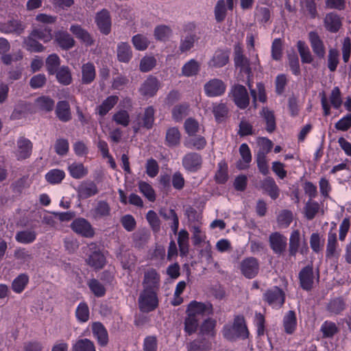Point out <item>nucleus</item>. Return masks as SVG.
<instances>
[{
	"mask_svg": "<svg viewBox=\"0 0 351 351\" xmlns=\"http://www.w3.org/2000/svg\"><path fill=\"white\" fill-rule=\"evenodd\" d=\"M223 337L228 341L235 342L239 339L245 340L250 332L245 317L242 315H235L232 323L223 325L221 329Z\"/></svg>",
	"mask_w": 351,
	"mask_h": 351,
	"instance_id": "1",
	"label": "nucleus"
},
{
	"mask_svg": "<svg viewBox=\"0 0 351 351\" xmlns=\"http://www.w3.org/2000/svg\"><path fill=\"white\" fill-rule=\"evenodd\" d=\"M158 291L143 290L138 299V308L141 312L148 313L158 306Z\"/></svg>",
	"mask_w": 351,
	"mask_h": 351,
	"instance_id": "2",
	"label": "nucleus"
},
{
	"mask_svg": "<svg viewBox=\"0 0 351 351\" xmlns=\"http://www.w3.org/2000/svg\"><path fill=\"white\" fill-rule=\"evenodd\" d=\"M229 96L234 104L241 110L246 109L250 104V97L246 88L241 84H234L232 86Z\"/></svg>",
	"mask_w": 351,
	"mask_h": 351,
	"instance_id": "3",
	"label": "nucleus"
},
{
	"mask_svg": "<svg viewBox=\"0 0 351 351\" xmlns=\"http://www.w3.org/2000/svg\"><path fill=\"white\" fill-rule=\"evenodd\" d=\"M203 159L200 154L191 152L184 155L182 165L184 170L191 173L198 172L202 167Z\"/></svg>",
	"mask_w": 351,
	"mask_h": 351,
	"instance_id": "4",
	"label": "nucleus"
},
{
	"mask_svg": "<svg viewBox=\"0 0 351 351\" xmlns=\"http://www.w3.org/2000/svg\"><path fill=\"white\" fill-rule=\"evenodd\" d=\"M263 299L269 306L280 308L285 301V293L279 287L274 286L263 293Z\"/></svg>",
	"mask_w": 351,
	"mask_h": 351,
	"instance_id": "5",
	"label": "nucleus"
},
{
	"mask_svg": "<svg viewBox=\"0 0 351 351\" xmlns=\"http://www.w3.org/2000/svg\"><path fill=\"white\" fill-rule=\"evenodd\" d=\"M314 271L312 263L302 267L298 273V280L300 288L306 291H311L314 285Z\"/></svg>",
	"mask_w": 351,
	"mask_h": 351,
	"instance_id": "6",
	"label": "nucleus"
},
{
	"mask_svg": "<svg viewBox=\"0 0 351 351\" xmlns=\"http://www.w3.org/2000/svg\"><path fill=\"white\" fill-rule=\"evenodd\" d=\"M70 227L74 232L85 238H93L95 234L90 223L82 217L75 219Z\"/></svg>",
	"mask_w": 351,
	"mask_h": 351,
	"instance_id": "7",
	"label": "nucleus"
},
{
	"mask_svg": "<svg viewBox=\"0 0 351 351\" xmlns=\"http://www.w3.org/2000/svg\"><path fill=\"white\" fill-rule=\"evenodd\" d=\"M225 82L218 78H213L208 80L204 85L205 95L208 97H217L223 95L226 90Z\"/></svg>",
	"mask_w": 351,
	"mask_h": 351,
	"instance_id": "8",
	"label": "nucleus"
},
{
	"mask_svg": "<svg viewBox=\"0 0 351 351\" xmlns=\"http://www.w3.org/2000/svg\"><path fill=\"white\" fill-rule=\"evenodd\" d=\"M95 22L100 33L107 36L111 32L112 19L110 12L107 9H102L96 13Z\"/></svg>",
	"mask_w": 351,
	"mask_h": 351,
	"instance_id": "9",
	"label": "nucleus"
},
{
	"mask_svg": "<svg viewBox=\"0 0 351 351\" xmlns=\"http://www.w3.org/2000/svg\"><path fill=\"white\" fill-rule=\"evenodd\" d=\"M160 85V82L156 76L149 75L141 85L139 93L144 97H152L156 95Z\"/></svg>",
	"mask_w": 351,
	"mask_h": 351,
	"instance_id": "10",
	"label": "nucleus"
},
{
	"mask_svg": "<svg viewBox=\"0 0 351 351\" xmlns=\"http://www.w3.org/2000/svg\"><path fill=\"white\" fill-rule=\"evenodd\" d=\"M205 313L208 315H212L213 313V305L210 302L204 303L192 300L188 304L186 310V314L193 317H197V315H204Z\"/></svg>",
	"mask_w": 351,
	"mask_h": 351,
	"instance_id": "11",
	"label": "nucleus"
},
{
	"mask_svg": "<svg viewBox=\"0 0 351 351\" xmlns=\"http://www.w3.org/2000/svg\"><path fill=\"white\" fill-rule=\"evenodd\" d=\"M160 276L154 268H149L144 273L143 280V290L158 291Z\"/></svg>",
	"mask_w": 351,
	"mask_h": 351,
	"instance_id": "12",
	"label": "nucleus"
},
{
	"mask_svg": "<svg viewBox=\"0 0 351 351\" xmlns=\"http://www.w3.org/2000/svg\"><path fill=\"white\" fill-rule=\"evenodd\" d=\"M308 39L314 54L319 59L326 55V47L323 40L316 31H311L308 34Z\"/></svg>",
	"mask_w": 351,
	"mask_h": 351,
	"instance_id": "13",
	"label": "nucleus"
},
{
	"mask_svg": "<svg viewBox=\"0 0 351 351\" xmlns=\"http://www.w3.org/2000/svg\"><path fill=\"white\" fill-rule=\"evenodd\" d=\"M242 274L248 279L254 278L258 273L259 263L254 257L244 258L240 265Z\"/></svg>",
	"mask_w": 351,
	"mask_h": 351,
	"instance_id": "14",
	"label": "nucleus"
},
{
	"mask_svg": "<svg viewBox=\"0 0 351 351\" xmlns=\"http://www.w3.org/2000/svg\"><path fill=\"white\" fill-rule=\"evenodd\" d=\"M80 199H86L96 195L99 193L96 183L90 180L82 182L76 189Z\"/></svg>",
	"mask_w": 351,
	"mask_h": 351,
	"instance_id": "15",
	"label": "nucleus"
},
{
	"mask_svg": "<svg viewBox=\"0 0 351 351\" xmlns=\"http://www.w3.org/2000/svg\"><path fill=\"white\" fill-rule=\"evenodd\" d=\"M269 242L271 249L277 255H281L286 250L287 237L278 232H273L269 235Z\"/></svg>",
	"mask_w": 351,
	"mask_h": 351,
	"instance_id": "16",
	"label": "nucleus"
},
{
	"mask_svg": "<svg viewBox=\"0 0 351 351\" xmlns=\"http://www.w3.org/2000/svg\"><path fill=\"white\" fill-rule=\"evenodd\" d=\"M230 51L218 49L213 53L208 62V65L212 69H219L225 66L229 62Z\"/></svg>",
	"mask_w": 351,
	"mask_h": 351,
	"instance_id": "17",
	"label": "nucleus"
},
{
	"mask_svg": "<svg viewBox=\"0 0 351 351\" xmlns=\"http://www.w3.org/2000/svg\"><path fill=\"white\" fill-rule=\"evenodd\" d=\"M54 40L61 49L65 51L72 49L75 45L74 38L64 30L56 31L54 33Z\"/></svg>",
	"mask_w": 351,
	"mask_h": 351,
	"instance_id": "18",
	"label": "nucleus"
},
{
	"mask_svg": "<svg viewBox=\"0 0 351 351\" xmlns=\"http://www.w3.org/2000/svg\"><path fill=\"white\" fill-rule=\"evenodd\" d=\"M260 188L273 200H276L280 195V190L272 177L267 176L261 180Z\"/></svg>",
	"mask_w": 351,
	"mask_h": 351,
	"instance_id": "19",
	"label": "nucleus"
},
{
	"mask_svg": "<svg viewBox=\"0 0 351 351\" xmlns=\"http://www.w3.org/2000/svg\"><path fill=\"white\" fill-rule=\"evenodd\" d=\"M70 32L86 46L90 47L94 45L95 40L91 34L79 24H73L70 26Z\"/></svg>",
	"mask_w": 351,
	"mask_h": 351,
	"instance_id": "20",
	"label": "nucleus"
},
{
	"mask_svg": "<svg viewBox=\"0 0 351 351\" xmlns=\"http://www.w3.org/2000/svg\"><path fill=\"white\" fill-rule=\"evenodd\" d=\"M234 62L235 66L240 68L241 72L243 73L246 76L249 77L252 74L249 60L243 56L242 49L240 47L235 48L234 49Z\"/></svg>",
	"mask_w": 351,
	"mask_h": 351,
	"instance_id": "21",
	"label": "nucleus"
},
{
	"mask_svg": "<svg viewBox=\"0 0 351 351\" xmlns=\"http://www.w3.org/2000/svg\"><path fill=\"white\" fill-rule=\"evenodd\" d=\"M86 262L88 265L95 270L102 269L106 263V257L99 250H91Z\"/></svg>",
	"mask_w": 351,
	"mask_h": 351,
	"instance_id": "22",
	"label": "nucleus"
},
{
	"mask_svg": "<svg viewBox=\"0 0 351 351\" xmlns=\"http://www.w3.org/2000/svg\"><path fill=\"white\" fill-rule=\"evenodd\" d=\"M324 27L330 33H337L342 26L340 16L335 12L326 14L324 19Z\"/></svg>",
	"mask_w": 351,
	"mask_h": 351,
	"instance_id": "23",
	"label": "nucleus"
},
{
	"mask_svg": "<svg viewBox=\"0 0 351 351\" xmlns=\"http://www.w3.org/2000/svg\"><path fill=\"white\" fill-rule=\"evenodd\" d=\"M347 304L343 297L331 298L326 304V311L331 315H341L346 308Z\"/></svg>",
	"mask_w": 351,
	"mask_h": 351,
	"instance_id": "24",
	"label": "nucleus"
},
{
	"mask_svg": "<svg viewBox=\"0 0 351 351\" xmlns=\"http://www.w3.org/2000/svg\"><path fill=\"white\" fill-rule=\"evenodd\" d=\"M93 337L97 339L98 344L106 346L108 343V335L107 330L101 322H94L92 326Z\"/></svg>",
	"mask_w": 351,
	"mask_h": 351,
	"instance_id": "25",
	"label": "nucleus"
},
{
	"mask_svg": "<svg viewBox=\"0 0 351 351\" xmlns=\"http://www.w3.org/2000/svg\"><path fill=\"white\" fill-rule=\"evenodd\" d=\"M32 149V142L25 138L20 137L17 141V153L18 160H23L29 158L31 155Z\"/></svg>",
	"mask_w": 351,
	"mask_h": 351,
	"instance_id": "26",
	"label": "nucleus"
},
{
	"mask_svg": "<svg viewBox=\"0 0 351 351\" xmlns=\"http://www.w3.org/2000/svg\"><path fill=\"white\" fill-rule=\"evenodd\" d=\"M23 30L24 26L19 20L12 19L5 23H0V32L3 34L16 33L19 35Z\"/></svg>",
	"mask_w": 351,
	"mask_h": 351,
	"instance_id": "27",
	"label": "nucleus"
},
{
	"mask_svg": "<svg viewBox=\"0 0 351 351\" xmlns=\"http://www.w3.org/2000/svg\"><path fill=\"white\" fill-rule=\"evenodd\" d=\"M81 70V83L82 84L88 85L94 82L96 77V69L93 62H88L83 64Z\"/></svg>",
	"mask_w": 351,
	"mask_h": 351,
	"instance_id": "28",
	"label": "nucleus"
},
{
	"mask_svg": "<svg viewBox=\"0 0 351 351\" xmlns=\"http://www.w3.org/2000/svg\"><path fill=\"white\" fill-rule=\"evenodd\" d=\"M261 117L265 122V130L268 133H273L276 129V121L274 112L267 107H263L260 112Z\"/></svg>",
	"mask_w": 351,
	"mask_h": 351,
	"instance_id": "29",
	"label": "nucleus"
},
{
	"mask_svg": "<svg viewBox=\"0 0 351 351\" xmlns=\"http://www.w3.org/2000/svg\"><path fill=\"white\" fill-rule=\"evenodd\" d=\"M52 28L49 25H40L35 27L31 32L30 36L47 43L52 38Z\"/></svg>",
	"mask_w": 351,
	"mask_h": 351,
	"instance_id": "30",
	"label": "nucleus"
},
{
	"mask_svg": "<svg viewBox=\"0 0 351 351\" xmlns=\"http://www.w3.org/2000/svg\"><path fill=\"white\" fill-rule=\"evenodd\" d=\"M117 56L120 62L128 63L132 58L130 45L125 42L119 43L117 47Z\"/></svg>",
	"mask_w": 351,
	"mask_h": 351,
	"instance_id": "31",
	"label": "nucleus"
},
{
	"mask_svg": "<svg viewBox=\"0 0 351 351\" xmlns=\"http://www.w3.org/2000/svg\"><path fill=\"white\" fill-rule=\"evenodd\" d=\"M56 115L62 122H68L71 119L70 106L67 101H59L56 108Z\"/></svg>",
	"mask_w": 351,
	"mask_h": 351,
	"instance_id": "32",
	"label": "nucleus"
},
{
	"mask_svg": "<svg viewBox=\"0 0 351 351\" xmlns=\"http://www.w3.org/2000/svg\"><path fill=\"white\" fill-rule=\"evenodd\" d=\"M118 101L119 97L117 95L107 97L102 103L97 107V113L100 117H104L114 108Z\"/></svg>",
	"mask_w": 351,
	"mask_h": 351,
	"instance_id": "33",
	"label": "nucleus"
},
{
	"mask_svg": "<svg viewBox=\"0 0 351 351\" xmlns=\"http://www.w3.org/2000/svg\"><path fill=\"white\" fill-rule=\"evenodd\" d=\"M181 134L176 127L167 129L165 135V145L169 147H175L180 144Z\"/></svg>",
	"mask_w": 351,
	"mask_h": 351,
	"instance_id": "34",
	"label": "nucleus"
},
{
	"mask_svg": "<svg viewBox=\"0 0 351 351\" xmlns=\"http://www.w3.org/2000/svg\"><path fill=\"white\" fill-rule=\"evenodd\" d=\"M159 215L165 220H172L171 228L173 233H176L179 227V218L174 209L161 208Z\"/></svg>",
	"mask_w": 351,
	"mask_h": 351,
	"instance_id": "35",
	"label": "nucleus"
},
{
	"mask_svg": "<svg viewBox=\"0 0 351 351\" xmlns=\"http://www.w3.org/2000/svg\"><path fill=\"white\" fill-rule=\"evenodd\" d=\"M285 332L288 335L293 334L297 326L296 314L294 311H289L283 317Z\"/></svg>",
	"mask_w": 351,
	"mask_h": 351,
	"instance_id": "36",
	"label": "nucleus"
},
{
	"mask_svg": "<svg viewBox=\"0 0 351 351\" xmlns=\"http://www.w3.org/2000/svg\"><path fill=\"white\" fill-rule=\"evenodd\" d=\"M29 281V277L27 274H20L12 282V290L16 293H21L27 286Z\"/></svg>",
	"mask_w": 351,
	"mask_h": 351,
	"instance_id": "37",
	"label": "nucleus"
},
{
	"mask_svg": "<svg viewBox=\"0 0 351 351\" xmlns=\"http://www.w3.org/2000/svg\"><path fill=\"white\" fill-rule=\"evenodd\" d=\"M217 326V321L211 317H208L204 319L199 328V333L203 335H208L212 337L216 335L215 327Z\"/></svg>",
	"mask_w": 351,
	"mask_h": 351,
	"instance_id": "38",
	"label": "nucleus"
},
{
	"mask_svg": "<svg viewBox=\"0 0 351 351\" xmlns=\"http://www.w3.org/2000/svg\"><path fill=\"white\" fill-rule=\"evenodd\" d=\"M296 46L301 58L302 62L303 64H311L313 61V57L306 43L300 40L297 42Z\"/></svg>",
	"mask_w": 351,
	"mask_h": 351,
	"instance_id": "39",
	"label": "nucleus"
},
{
	"mask_svg": "<svg viewBox=\"0 0 351 351\" xmlns=\"http://www.w3.org/2000/svg\"><path fill=\"white\" fill-rule=\"evenodd\" d=\"M296 46L301 58L302 62L303 64H311L313 61V57L306 43L300 40L297 42Z\"/></svg>",
	"mask_w": 351,
	"mask_h": 351,
	"instance_id": "40",
	"label": "nucleus"
},
{
	"mask_svg": "<svg viewBox=\"0 0 351 351\" xmlns=\"http://www.w3.org/2000/svg\"><path fill=\"white\" fill-rule=\"evenodd\" d=\"M296 46L301 58L302 62L303 64H311L313 61V57L306 43L300 40L297 42Z\"/></svg>",
	"mask_w": 351,
	"mask_h": 351,
	"instance_id": "41",
	"label": "nucleus"
},
{
	"mask_svg": "<svg viewBox=\"0 0 351 351\" xmlns=\"http://www.w3.org/2000/svg\"><path fill=\"white\" fill-rule=\"evenodd\" d=\"M300 246V232L298 230H294L291 233L289 242V255L295 257L299 251Z\"/></svg>",
	"mask_w": 351,
	"mask_h": 351,
	"instance_id": "42",
	"label": "nucleus"
},
{
	"mask_svg": "<svg viewBox=\"0 0 351 351\" xmlns=\"http://www.w3.org/2000/svg\"><path fill=\"white\" fill-rule=\"evenodd\" d=\"M337 245V233L335 232H332V228H330L328 234L326 250V257L327 258H330L335 256Z\"/></svg>",
	"mask_w": 351,
	"mask_h": 351,
	"instance_id": "43",
	"label": "nucleus"
},
{
	"mask_svg": "<svg viewBox=\"0 0 351 351\" xmlns=\"http://www.w3.org/2000/svg\"><path fill=\"white\" fill-rule=\"evenodd\" d=\"M200 70V64L195 59H191L182 67V74L186 77H193L197 75Z\"/></svg>",
	"mask_w": 351,
	"mask_h": 351,
	"instance_id": "44",
	"label": "nucleus"
},
{
	"mask_svg": "<svg viewBox=\"0 0 351 351\" xmlns=\"http://www.w3.org/2000/svg\"><path fill=\"white\" fill-rule=\"evenodd\" d=\"M36 232L33 230H25L16 233L15 240L22 244H29L36 239Z\"/></svg>",
	"mask_w": 351,
	"mask_h": 351,
	"instance_id": "45",
	"label": "nucleus"
},
{
	"mask_svg": "<svg viewBox=\"0 0 351 351\" xmlns=\"http://www.w3.org/2000/svg\"><path fill=\"white\" fill-rule=\"evenodd\" d=\"M60 58L56 53H51L45 60L46 69L49 75H54L60 69Z\"/></svg>",
	"mask_w": 351,
	"mask_h": 351,
	"instance_id": "46",
	"label": "nucleus"
},
{
	"mask_svg": "<svg viewBox=\"0 0 351 351\" xmlns=\"http://www.w3.org/2000/svg\"><path fill=\"white\" fill-rule=\"evenodd\" d=\"M184 331L186 336H191L195 333L199 328V319L190 315L186 316L184 321Z\"/></svg>",
	"mask_w": 351,
	"mask_h": 351,
	"instance_id": "47",
	"label": "nucleus"
},
{
	"mask_svg": "<svg viewBox=\"0 0 351 351\" xmlns=\"http://www.w3.org/2000/svg\"><path fill=\"white\" fill-rule=\"evenodd\" d=\"M56 77L58 82L64 85L68 86L72 82L71 71L67 66H62L56 72Z\"/></svg>",
	"mask_w": 351,
	"mask_h": 351,
	"instance_id": "48",
	"label": "nucleus"
},
{
	"mask_svg": "<svg viewBox=\"0 0 351 351\" xmlns=\"http://www.w3.org/2000/svg\"><path fill=\"white\" fill-rule=\"evenodd\" d=\"M155 110L152 106H149L145 108L144 113L142 117V126L147 130H150L153 128L155 121Z\"/></svg>",
	"mask_w": 351,
	"mask_h": 351,
	"instance_id": "49",
	"label": "nucleus"
},
{
	"mask_svg": "<svg viewBox=\"0 0 351 351\" xmlns=\"http://www.w3.org/2000/svg\"><path fill=\"white\" fill-rule=\"evenodd\" d=\"M70 176L75 179H81L88 174V169L82 163L73 162L69 166Z\"/></svg>",
	"mask_w": 351,
	"mask_h": 351,
	"instance_id": "50",
	"label": "nucleus"
},
{
	"mask_svg": "<svg viewBox=\"0 0 351 351\" xmlns=\"http://www.w3.org/2000/svg\"><path fill=\"white\" fill-rule=\"evenodd\" d=\"M90 311L86 302H81L75 309V317L80 323H85L89 319Z\"/></svg>",
	"mask_w": 351,
	"mask_h": 351,
	"instance_id": "51",
	"label": "nucleus"
},
{
	"mask_svg": "<svg viewBox=\"0 0 351 351\" xmlns=\"http://www.w3.org/2000/svg\"><path fill=\"white\" fill-rule=\"evenodd\" d=\"M213 113L216 121L221 123L228 117V108L226 104H214L213 107Z\"/></svg>",
	"mask_w": 351,
	"mask_h": 351,
	"instance_id": "52",
	"label": "nucleus"
},
{
	"mask_svg": "<svg viewBox=\"0 0 351 351\" xmlns=\"http://www.w3.org/2000/svg\"><path fill=\"white\" fill-rule=\"evenodd\" d=\"M64 177V171L58 169H51L45 174L46 180L51 184H57L60 183Z\"/></svg>",
	"mask_w": 351,
	"mask_h": 351,
	"instance_id": "53",
	"label": "nucleus"
},
{
	"mask_svg": "<svg viewBox=\"0 0 351 351\" xmlns=\"http://www.w3.org/2000/svg\"><path fill=\"white\" fill-rule=\"evenodd\" d=\"M36 104L40 110L49 112L53 110L55 101L49 96H40L36 99Z\"/></svg>",
	"mask_w": 351,
	"mask_h": 351,
	"instance_id": "54",
	"label": "nucleus"
},
{
	"mask_svg": "<svg viewBox=\"0 0 351 351\" xmlns=\"http://www.w3.org/2000/svg\"><path fill=\"white\" fill-rule=\"evenodd\" d=\"M72 351H96L94 343L88 339H78L72 346Z\"/></svg>",
	"mask_w": 351,
	"mask_h": 351,
	"instance_id": "55",
	"label": "nucleus"
},
{
	"mask_svg": "<svg viewBox=\"0 0 351 351\" xmlns=\"http://www.w3.org/2000/svg\"><path fill=\"white\" fill-rule=\"evenodd\" d=\"M320 331L324 338H332L339 332V329L335 323L326 320L322 324Z\"/></svg>",
	"mask_w": 351,
	"mask_h": 351,
	"instance_id": "56",
	"label": "nucleus"
},
{
	"mask_svg": "<svg viewBox=\"0 0 351 351\" xmlns=\"http://www.w3.org/2000/svg\"><path fill=\"white\" fill-rule=\"evenodd\" d=\"M227 9L225 0L217 1L214 8L215 19L217 23H221L225 20Z\"/></svg>",
	"mask_w": 351,
	"mask_h": 351,
	"instance_id": "57",
	"label": "nucleus"
},
{
	"mask_svg": "<svg viewBox=\"0 0 351 351\" xmlns=\"http://www.w3.org/2000/svg\"><path fill=\"white\" fill-rule=\"evenodd\" d=\"M320 206L319 203L313 199H308L304 206L305 217L308 220H312L315 218L319 212Z\"/></svg>",
	"mask_w": 351,
	"mask_h": 351,
	"instance_id": "58",
	"label": "nucleus"
},
{
	"mask_svg": "<svg viewBox=\"0 0 351 351\" xmlns=\"http://www.w3.org/2000/svg\"><path fill=\"white\" fill-rule=\"evenodd\" d=\"M339 62V52L335 48H331L328 51L327 66L330 71L335 72Z\"/></svg>",
	"mask_w": 351,
	"mask_h": 351,
	"instance_id": "59",
	"label": "nucleus"
},
{
	"mask_svg": "<svg viewBox=\"0 0 351 351\" xmlns=\"http://www.w3.org/2000/svg\"><path fill=\"white\" fill-rule=\"evenodd\" d=\"M88 286L91 292L97 298L105 295L106 289L105 287L97 279L93 278L88 282Z\"/></svg>",
	"mask_w": 351,
	"mask_h": 351,
	"instance_id": "60",
	"label": "nucleus"
},
{
	"mask_svg": "<svg viewBox=\"0 0 351 351\" xmlns=\"http://www.w3.org/2000/svg\"><path fill=\"white\" fill-rule=\"evenodd\" d=\"M189 106L187 104H181L175 106L171 111L172 119L176 121H181L187 115Z\"/></svg>",
	"mask_w": 351,
	"mask_h": 351,
	"instance_id": "61",
	"label": "nucleus"
},
{
	"mask_svg": "<svg viewBox=\"0 0 351 351\" xmlns=\"http://www.w3.org/2000/svg\"><path fill=\"white\" fill-rule=\"evenodd\" d=\"M93 211L95 218H102L110 215V207L106 201L100 200L97 202Z\"/></svg>",
	"mask_w": 351,
	"mask_h": 351,
	"instance_id": "62",
	"label": "nucleus"
},
{
	"mask_svg": "<svg viewBox=\"0 0 351 351\" xmlns=\"http://www.w3.org/2000/svg\"><path fill=\"white\" fill-rule=\"evenodd\" d=\"M140 192L149 201L156 200V193L152 186L146 182L140 181L138 184Z\"/></svg>",
	"mask_w": 351,
	"mask_h": 351,
	"instance_id": "63",
	"label": "nucleus"
},
{
	"mask_svg": "<svg viewBox=\"0 0 351 351\" xmlns=\"http://www.w3.org/2000/svg\"><path fill=\"white\" fill-rule=\"evenodd\" d=\"M199 40L197 34H187L183 40H181L180 50L186 52L191 49L194 43Z\"/></svg>",
	"mask_w": 351,
	"mask_h": 351,
	"instance_id": "64",
	"label": "nucleus"
}]
</instances>
